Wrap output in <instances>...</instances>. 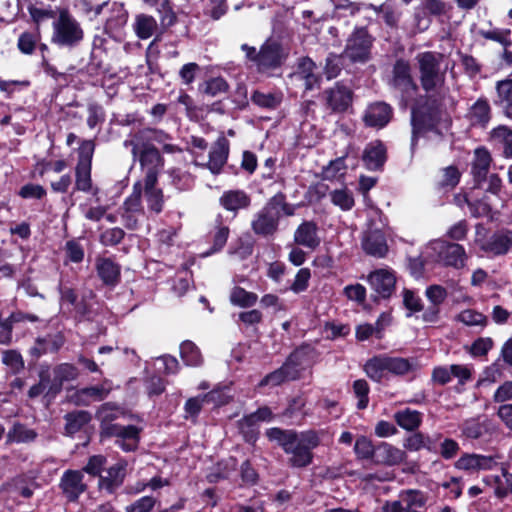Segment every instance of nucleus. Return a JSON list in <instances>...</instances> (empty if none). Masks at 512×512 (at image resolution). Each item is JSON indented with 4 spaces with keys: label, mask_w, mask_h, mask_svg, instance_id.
<instances>
[{
    "label": "nucleus",
    "mask_w": 512,
    "mask_h": 512,
    "mask_svg": "<svg viewBox=\"0 0 512 512\" xmlns=\"http://www.w3.org/2000/svg\"><path fill=\"white\" fill-rule=\"evenodd\" d=\"M461 172L455 165H450L442 169V179L439 182L440 188L452 190L460 182Z\"/></svg>",
    "instance_id": "680f3d73"
},
{
    "label": "nucleus",
    "mask_w": 512,
    "mask_h": 512,
    "mask_svg": "<svg viewBox=\"0 0 512 512\" xmlns=\"http://www.w3.org/2000/svg\"><path fill=\"white\" fill-rule=\"evenodd\" d=\"M76 191L91 194L99 202L100 188L93 184L92 164L86 161L77 162L75 166V184L73 193Z\"/></svg>",
    "instance_id": "412c9836"
},
{
    "label": "nucleus",
    "mask_w": 512,
    "mask_h": 512,
    "mask_svg": "<svg viewBox=\"0 0 512 512\" xmlns=\"http://www.w3.org/2000/svg\"><path fill=\"white\" fill-rule=\"evenodd\" d=\"M416 60L419 69V80L421 88L425 93L435 92L441 88L446 79V72L441 71V55L432 51H425L417 54Z\"/></svg>",
    "instance_id": "0eeeda50"
},
{
    "label": "nucleus",
    "mask_w": 512,
    "mask_h": 512,
    "mask_svg": "<svg viewBox=\"0 0 512 512\" xmlns=\"http://www.w3.org/2000/svg\"><path fill=\"white\" fill-rule=\"evenodd\" d=\"M171 185L179 191H188L194 185L193 176L180 168H172L168 171Z\"/></svg>",
    "instance_id": "8fccbe9b"
},
{
    "label": "nucleus",
    "mask_w": 512,
    "mask_h": 512,
    "mask_svg": "<svg viewBox=\"0 0 512 512\" xmlns=\"http://www.w3.org/2000/svg\"><path fill=\"white\" fill-rule=\"evenodd\" d=\"M198 90L204 95L215 97L217 95L227 93L229 90V84L226 79L221 76L211 77L201 83Z\"/></svg>",
    "instance_id": "37998d69"
},
{
    "label": "nucleus",
    "mask_w": 512,
    "mask_h": 512,
    "mask_svg": "<svg viewBox=\"0 0 512 512\" xmlns=\"http://www.w3.org/2000/svg\"><path fill=\"white\" fill-rule=\"evenodd\" d=\"M407 455L406 452L385 441L378 442L375 448L373 463L376 465L396 466L401 464Z\"/></svg>",
    "instance_id": "4be33fe9"
},
{
    "label": "nucleus",
    "mask_w": 512,
    "mask_h": 512,
    "mask_svg": "<svg viewBox=\"0 0 512 512\" xmlns=\"http://www.w3.org/2000/svg\"><path fill=\"white\" fill-rule=\"evenodd\" d=\"M488 432V424L486 422H479L475 419L465 421L462 427L463 435L469 439H479Z\"/></svg>",
    "instance_id": "6e6d98bb"
},
{
    "label": "nucleus",
    "mask_w": 512,
    "mask_h": 512,
    "mask_svg": "<svg viewBox=\"0 0 512 512\" xmlns=\"http://www.w3.org/2000/svg\"><path fill=\"white\" fill-rule=\"evenodd\" d=\"M54 377L48 390L46 397L55 398L63 389L64 382L74 381L79 375V369L72 363H60L53 368Z\"/></svg>",
    "instance_id": "aec40b11"
},
{
    "label": "nucleus",
    "mask_w": 512,
    "mask_h": 512,
    "mask_svg": "<svg viewBox=\"0 0 512 512\" xmlns=\"http://www.w3.org/2000/svg\"><path fill=\"white\" fill-rule=\"evenodd\" d=\"M219 203L225 210L237 213L250 207L251 197L241 189L227 190L220 196Z\"/></svg>",
    "instance_id": "c85d7f7f"
},
{
    "label": "nucleus",
    "mask_w": 512,
    "mask_h": 512,
    "mask_svg": "<svg viewBox=\"0 0 512 512\" xmlns=\"http://www.w3.org/2000/svg\"><path fill=\"white\" fill-rule=\"evenodd\" d=\"M251 101L260 108L273 110L281 104L282 95L277 93H263L259 90H255L251 95Z\"/></svg>",
    "instance_id": "09e8293b"
},
{
    "label": "nucleus",
    "mask_w": 512,
    "mask_h": 512,
    "mask_svg": "<svg viewBox=\"0 0 512 512\" xmlns=\"http://www.w3.org/2000/svg\"><path fill=\"white\" fill-rule=\"evenodd\" d=\"M316 352L315 347L307 342H303L286 357L297 368H305L304 364L309 362Z\"/></svg>",
    "instance_id": "79ce46f5"
},
{
    "label": "nucleus",
    "mask_w": 512,
    "mask_h": 512,
    "mask_svg": "<svg viewBox=\"0 0 512 512\" xmlns=\"http://www.w3.org/2000/svg\"><path fill=\"white\" fill-rule=\"evenodd\" d=\"M158 179L154 174L144 177L142 185L146 198L148 209L155 214H160L164 209V193L161 188H157Z\"/></svg>",
    "instance_id": "bb28decb"
},
{
    "label": "nucleus",
    "mask_w": 512,
    "mask_h": 512,
    "mask_svg": "<svg viewBox=\"0 0 512 512\" xmlns=\"http://www.w3.org/2000/svg\"><path fill=\"white\" fill-rule=\"evenodd\" d=\"M279 222V216H274L262 208L255 214L251 229L259 237L270 238L278 231Z\"/></svg>",
    "instance_id": "5701e85b"
},
{
    "label": "nucleus",
    "mask_w": 512,
    "mask_h": 512,
    "mask_svg": "<svg viewBox=\"0 0 512 512\" xmlns=\"http://www.w3.org/2000/svg\"><path fill=\"white\" fill-rule=\"evenodd\" d=\"M363 370L369 379L381 383L388 374L405 376L413 370V365L407 358L379 354L369 358L365 362Z\"/></svg>",
    "instance_id": "39448f33"
},
{
    "label": "nucleus",
    "mask_w": 512,
    "mask_h": 512,
    "mask_svg": "<svg viewBox=\"0 0 512 512\" xmlns=\"http://www.w3.org/2000/svg\"><path fill=\"white\" fill-rule=\"evenodd\" d=\"M109 6V16L104 25V31L113 33L123 28L128 20V12L123 3L113 2Z\"/></svg>",
    "instance_id": "473e14b6"
},
{
    "label": "nucleus",
    "mask_w": 512,
    "mask_h": 512,
    "mask_svg": "<svg viewBox=\"0 0 512 512\" xmlns=\"http://www.w3.org/2000/svg\"><path fill=\"white\" fill-rule=\"evenodd\" d=\"M423 414L417 410L405 408L394 414V420L398 426L406 431H416L422 424Z\"/></svg>",
    "instance_id": "e433bc0d"
},
{
    "label": "nucleus",
    "mask_w": 512,
    "mask_h": 512,
    "mask_svg": "<svg viewBox=\"0 0 512 512\" xmlns=\"http://www.w3.org/2000/svg\"><path fill=\"white\" fill-rule=\"evenodd\" d=\"M294 242L299 246L315 250L319 247L321 239L318 236V226L313 220H304L294 232Z\"/></svg>",
    "instance_id": "a878e982"
},
{
    "label": "nucleus",
    "mask_w": 512,
    "mask_h": 512,
    "mask_svg": "<svg viewBox=\"0 0 512 512\" xmlns=\"http://www.w3.org/2000/svg\"><path fill=\"white\" fill-rule=\"evenodd\" d=\"M135 34L140 39L150 38L157 28V22L153 16L147 14H138L133 24Z\"/></svg>",
    "instance_id": "a19ab883"
},
{
    "label": "nucleus",
    "mask_w": 512,
    "mask_h": 512,
    "mask_svg": "<svg viewBox=\"0 0 512 512\" xmlns=\"http://www.w3.org/2000/svg\"><path fill=\"white\" fill-rule=\"evenodd\" d=\"M374 41L366 26H356L346 39L342 56L351 64H365L372 58Z\"/></svg>",
    "instance_id": "1a4fd4ad"
},
{
    "label": "nucleus",
    "mask_w": 512,
    "mask_h": 512,
    "mask_svg": "<svg viewBox=\"0 0 512 512\" xmlns=\"http://www.w3.org/2000/svg\"><path fill=\"white\" fill-rule=\"evenodd\" d=\"M330 196L331 202L343 211L351 210L355 204L352 194L347 189H336L330 193Z\"/></svg>",
    "instance_id": "774afa93"
},
{
    "label": "nucleus",
    "mask_w": 512,
    "mask_h": 512,
    "mask_svg": "<svg viewBox=\"0 0 512 512\" xmlns=\"http://www.w3.org/2000/svg\"><path fill=\"white\" fill-rule=\"evenodd\" d=\"M258 301V295L247 291L241 286H235L230 293V302L241 308L253 307Z\"/></svg>",
    "instance_id": "c03bdc74"
},
{
    "label": "nucleus",
    "mask_w": 512,
    "mask_h": 512,
    "mask_svg": "<svg viewBox=\"0 0 512 512\" xmlns=\"http://www.w3.org/2000/svg\"><path fill=\"white\" fill-rule=\"evenodd\" d=\"M457 320L467 326L485 327L488 324V318L486 315L472 309L462 311L457 316Z\"/></svg>",
    "instance_id": "338daca9"
},
{
    "label": "nucleus",
    "mask_w": 512,
    "mask_h": 512,
    "mask_svg": "<svg viewBox=\"0 0 512 512\" xmlns=\"http://www.w3.org/2000/svg\"><path fill=\"white\" fill-rule=\"evenodd\" d=\"M496 92L494 104L502 109L507 118L512 119V78L497 81Z\"/></svg>",
    "instance_id": "2f4dec72"
},
{
    "label": "nucleus",
    "mask_w": 512,
    "mask_h": 512,
    "mask_svg": "<svg viewBox=\"0 0 512 512\" xmlns=\"http://www.w3.org/2000/svg\"><path fill=\"white\" fill-rule=\"evenodd\" d=\"M492 158L485 147H479L475 150V157L471 165V174L476 187H481L487 180Z\"/></svg>",
    "instance_id": "cd10ccee"
},
{
    "label": "nucleus",
    "mask_w": 512,
    "mask_h": 512,
    "mask_svg": "<svg viewBox=\"0 0 512 512\" xmlns=\"http://www.w3.org/2000/svg\"><path fill=\"white\" fill-rule=\"evenodd\" d=\"M66 338L62 332H57L54 335H47L45 337H37L34 345L28 350L31 357L29 365H35L40 357L48 353H58L64 346Z\"/></svg>",
    "instance_id": "dca6fc26"
},
{
    "label": "nucleus",
    "mask_w": 512,
    "mask_h": 512,
    "mask_svg": "<svg viewBox=\"0 0 512 512\" xmlns=\"http://www.w3.org/2000/svg\"><path fill=\"white\" fill-rule=\"evenodd\" d=\"M388 85L397 91L401 99L407 101L419 91V86L412 76V67L409 60L400 57L392 65L391 77Z\"/></svg>",
    "instance_id": "9d476101"
},
{
    "label": "nucleus",
    "mask_w": 512,
    "mask_h": 512,
    "mask_svg": "<svg viewBox=\"0 0 512 512\" xmlns=\"http://www.w3.org/2000/svg\"><path fill=\"white\" fill-rule=\"evenodd\" d=\"M263 209L274 216H279V219H281L282 215L293 216L295 213L294 206L287 202V196L282 191H279L273 195L266 202Z\"/></svg>",
    "instance_id": "72a5a7b5"
},
{
    "label": "nucleus",
    "mask_w": 512,
    "mask_h": 512,
    "mask_svg": "<svg viewBox=\"0 0 512 512\" xmlns=\"http://www.w3.org/2000/svg\"><path fill=\"white\" fill-rule=\"evenodd\" d=\"M51 43L61 49H74L84 39V30L69 10L61 9L52 24Z\"/></svg>",
    "instance_id": "423d86ee"
},
{
    "label": "nucleus",
    "mask_w": 512,
    "mask_h": 512,
    "mask_svg": "<svg viewBox=\"0 0 512 512\" xmlns=\"http://www.w3.org/2000/svg\"><path fill=\"white\" fill-rule=\"evenodd\" d=\"M347 60L342 53H329L325 59L324 74L328 80L336 78L343 68V61Z\"/></svg>",
    "instance_id": "864d4df0"
},
{
    "label": "nucleus",
    "mask_w": 512,
    "mask_h": 512,
    "mask_svg": "<svg viewBox=\"0 0 512 512\" xmlns=\"http://www.w3.org/2000/svg\"><path fill=\"white\" fill-rule=\"evenodd\" d=\"M128 462L120 459L107 469L106 476H100L98 479L99 490H104L107 494H114L123 484L127 475Z\"/></svg>",
    "instance_id": "a211bd4d"
},
{
    "label": "nucleus",
    "mask_w": 512,
    "mask_h": 512,
    "mask_svg": "<svg viewBox=\"0 0 512 512\" xmlns=\"http://www.w3.org/2000/svg\"><path fill=\"white\" fill-rule=\"evenodd\" d=\"M407 512H422L419 509L425 508L428 495L418 489H407L402 492V500H400Z\"/></svg>",
    "instance_id": "58836bf2"
},
{
    "label": "nucleus",
    "mask_w": 512,
    "mask_h": 512,
    "mask_svg": "<svg viewBox=\"0 0 512 512\" xmlns=\"http://www.w3.org/2000/svg\"><path fill=\"white\" fill-rule=\"evenodd\" d=\"M180 356L188 366H199L203 359L200 349L190 340H185L180 345Z\"/></svg>",
    "instance_id": "de8ad7c7"
},
{
    "label": "nucleus",
    "mask_w": 512,
    "mask_h": 512,
    "mask_svg": "<svg viewBox=\"0 0 512 512\" xmlns=\"http://www.w3.org/2000/svg\"><path fill=\"white\" fill-rule=\"evenodd\" d=\"M65 434L73 436L83 429L92 419L90 412L86 410H75L65 414Z\"/></svg>",
    "instance_id": "f704fd0d"
},
{
    "label": "nucleus",
    "mask_w": 512,
    "mask_h": 512,
    "mask_svg": "<svg viewBox=\"0 0 512 512\" xmlns=\"http://www.w3.org/2000/svg\"><path fill=\"white\" fill-rule=\"evenodd\" d=\"M217 225L214 230L210 233L212 246L205 253L206 255H212L220 252L227 243L230 229L228 226L223 225L222 216L219 215L216 219Z\"/></svg>",
    "instance_id": "ea45409f"
},
{
    "label": "nucleus",
    "mask_w": 512,
    "mask_h": 512,
    "mask_svg": "<svg viewBox=\"0 0 512 512\" xmlns=\"http://www.w3.org/2000/svg\"><path fill=\"white\" fill-rule=\"evenodd\" d=\"M316 63L309 57L304 56L299 58L297 63V74L304 80V86L306 90H313L315 87H319L322 77L317 72Z\"/></svg>",
    "instance_id": "c756f323"
},
{
    "label": "nucleus",
    "mask_w": 512,
    "mask_h": 512,
    "mask_svg": "<svg viewBox=\"0 0 512 512\" xmlns=\"http://www.w3.org/2000/svg\"><path fill=\"white\" fill-rule=\"evenodd\" d=\"M376 444L366 436H359L354 444V452L359 460H371L375 455Z\"/></svg>",
    "instance_id": "603ef678"
},
{
    "label": "nucleus",
    "mask_w": 512,
    "mask_h": 512,
    "mask_svg": "<svg viewBox=\"0 0 512 512\" xmlns=\"http://www.w3.org/2000/svg\"><path fill=\"white\" fill-rule=\"evenodd\" d=\"M470 120L473 125L485 128L491 119V107L488 100L480 97L469 110Z\"/></svg>",
    "instance_id": "4c0bfd02"
},
{
    "label": "nucleus",
    "mask_w": 512,
    "mask_h": 512,
    "mask_svg": "<svg viewBox=\"0 0 512 512\" xmlns=\"http://www.w3.org/2000/svg\"><path fill=\"white\" fill-rule=\"evenodd\" d=\"M361 161L366 170L383 172L388 161V148L381 139L368 142L362 152Z\"/></svg>",
    "instance_id": "4468645a"
},
{
    "label": "nucleus",
    "mask_w": 512,
    "mask_h": 512,
    "mask_svg": "<svg viewBox=\"0 0 512 512\" xmlns=\"http://www.w3.org/2000/svg\"><path fill=\"white\" fill-rule=\"evenodd\" d=\"M480 35L484 39L497 42L503 47H510L512 45L510 29L494 28L491 30H481Z\"/></svg>",
    "instance_id": "bf43d9fd"
},
{
    "label": "nucleus",
    "mask_w": 512,
    "mask_h": 512,
    "mask_svg": "<svg viewBox=\"0 0 512 512\" xmlns=\"http://www.w3.org/2000/svg\"><path fill=\"white\" fill-rule=\"evenodd\" d=\"M142 181H136L132 187V193L124 200L119 210H128V212L144 213L142 206Z\"/></svg>",
    "instance_id": "a18cd8bd"
},
{
    "label": "nucleus",
    "mask_w": 512,
    "mask_h": 512,
    "mask_svg": "<svg viewBox=\"0 0 512 512\" xmlns=\"http://www.w3.org/2000/svg\"><path fill=\"white\" fill-rule=\"evenodd\" d=\"M363 251L375 258H384L388 253V245L384 233L379 229L366 232L362 238Z\"/></svg>",
    "instance_id": "393cba45"
},
{
    "label": "nucleus",
    "mask_w": 512,
    "mask_h": 512,
    "mask_svg": "<svg viewBox=\"0 0 512 512\" xmlns=\"http://www.w3.org/2000/svg\"><path fill=\"white\" fill-rule=\"evenodd\" d=\"M439 256L445 266L461 268L464 266L466 253L462 245L454 242L445 243L439 252Z\"/></svg>",
    "instance_id": "7c9ffc66"
},
{
    "label": "nucleus",
    "mask_w": 512,
    "mask_h": 512,
    "mask_svg": "<svg viewBox=\"0 0 512 512\" xmlns=\"http://www.w3.org/2000/svg\"><path fill=\"white\" fill-rule=\"evenodd\" d=\"M393 108L384 101H376L367 106L362 120L366 127L382 129L386 127L393 118Z\"/></svg>",
    "instance_id": "2eb2a0df"
},
{
    "label": "nucleus",
    "mask_w": 512,
    "mask_h": 512,
    "mask_svg": "<svg viewBox=\"0 0 512 512\" xmlns=\"http://www.w3.org/2000/svg\"><path fill=\"white\" fill-rule=\"evenodd\" d=\"M490 134L492 139L503 144L505 157L512 158V130L505 125H499Z\"/></svg>",
    "instance_id": "3c124183"
},
{
    "label": "nucleus",
    "mask_w": 512,
    "mask_h": 512,
    "mask_svg": "<svg viewBox=\"0 0 512 512\" xmlns=\"http://www.w3.org/2000/svg\"><path fill=\"white\" fill-rule=\"evenodd\" d=\"M160 16V23L163 28H169L176 24L177 15L173 9V4L170 0H162L157 8Z\"/></svg>",
    "instance_id": "69168bd1"
},
{
    "label": "nucleus",
    "mask_w": 512,
    "mask_h": 512,
    "mask_svg": "<svg viewBox=\"0 0 512 512\" xmlns=\"http://www.w3.org/2000/svg\"><path fill=\"white\" fill-rule=\"evenodd\" d=\"M230 152L229 140L221 135L217 138L209 152V160L206 164L211 173L219 174L227 162Z\"/></svg>",
    "instance_id": "b1692460"
},
{
    "label": "nucleus",
    "mask_w": 512,
    "mask_h": 512,
    "mask_svg": "<svg viewBox=\"0 0 512 512\" xmlns=\"http://www.w3.org/2000/svg\"><path fill=\"white\" fill-rule=\"evenodd\" d=\"M367 282L375 293L372 295L374 302L389 299L396 290V276L391 269L380 268L370 272Z\"/></svg>",
    "instance_id": "ddd939ff"
},
{
    "label": "nucleus",
    "mask_w": 512,
    "mask_h": 512,
    "mask_svg": "<svg viewBox=\"0 0 512 512\" xmlns=\"http://www.w3.org/2000/svg\"><path fill=\"white\" fill-rule=\"evenodd\" d=\"M80 470H66L60 478L59 488L68 502H77L80 495L87 490Z\"/></svg>",
    "instance_id": "f3484780"
},
{
    "label": "nucleus",
    "mask_w": 512,
    "mask_h": 512,
    "mask_svg": "<svg viewBox=\"0 0 512 512\" xmlns=\"http://www.w3.org/2000/svg\"><path fill=\"white\" fill-rule=\"evenodd\" d=\"M444 111V95L441 93H426V96L419 105L411 110V140L410 149L414 154L420 138L433 133L439 138L444 134L439 125L442 121Z\"/></svg>",
    "instance_id": "7ed1b4c3"
},
{
    "label": "nucleus",
    "mask_w": 512,
    "mask_h": 512,
    "mask_svg": "<svg viewBox=\"0 0 512 512\" xmlns=\"http://www.w3.org/2000/svg\"><path fill=\"white\" fill-rule=\"evenodd\" d=\"M325 107L331 113L342 114L352 106L354 92L343 81H337L322 93Z\"/></svg>",
    "instance_id": "f8f14e48"
},
{
    "label": "nucleus",
    "mask_w": 512,
    "mask_h": 512,
    "mask_svg": "<svg viewBox=\"0 0 512 512\" xmlns=\"http://www.w3.org/2000/svg\"><path fill=\"white\" fill-rule=\"evenodd\" d=\"M97 276L106 287L114 288L121 282V265L112 257H97L95 261Z\"/></svg>",
    "instance_id": "6ab92c4d"
},
{
    "label": "nucleus",
    "mask_w": 512,
    "mask_h": 512,
    "mask_svg": "<svg viewBox=\"0 0 512 512\" xmlns=\"http://www.w3.org/2000/svg\"><path fill=\"white\" fill-rule=\"evenodd\" d=\"M38 437V433L28 428L21 422H15L6 434V444L12 443H32Z\"/></svg>",
    "instance_id": "c9c22d12"
},
{
    "label": "nucleus",
    "mask_w": 512,
    "mask_h": 512,
    "mask_svg": "<svg viewBox=\"0 0 512 512\" xmlns=\"http://www.w3.org/2000/svg\"><path fill=\"white\" fill-rule=\"evenodd\" d=\"M171 139V135L164 130L143 127L131 131L123 145L126 148H131L133 160L138 161L141 168L145 170L144 177L154 174L155 179H158L164 168L165 159L156 143H163Z\"/></svg>",
    "instance_id": "f257e3e1"
},
{
    "label": "nucleus",
    "mask_w": 512,
    "mask_h": 512,
    "mask_svg": "<svg viewBox=\"0 0 512 512\" xmlns=\"http://www.w3.org/2000/svg\"><path fill=\"white\" fill-rule=\"evenodd\" d=\"M253 415H244L237 423L240 434L248 444H254L259 438V430Z\"/></svg>",
    "instance_id": "49530a36"
},
{
    "label": "nucleus",
    "mask_w": 512,
    "mask_h": 512,
    "mask_svg": "<svg viewBox=\"0 0 512 512\" xmlns=\"http://www.w3.org/2000/svg\"><path fill=\"white\" fill-rule=\"evenodd\" d=\"M87 126L94 129L98 125H102L106 119V113L103 106L97 102H90L87 105Z\"/></svg>",
    "instance_id": "0e129e2a"
},
{
    "label": "nucleus",
    "mask_w": 512,
    "mask_h": 512,
    "mask_svg": "<svg viewBox=\"0 0 512 512\" xmlns=\"http://www.w3.org/2000/svg\"><path fill=\"white\" fill-rule=\"evenodd\" d=\"M480 230H485L482 224L476 226L475 243L486 256H504L512 249V230L501 228L488 237H480Z\"/></svg>",
    "instance_id": "9b49d317"
},
{
    "label": "nucleus",
    "mask_w": 512,
    "mask_h": 512,
    "mask_svg": "<svg viewBox=\"0 0 512 512\" xmlns=\"http://www.w3.org/2000/svg\"><path fill=\"white\" fill-rule=\"evenodd\" d=\"M241 50L245 53L246 60L253 63L260 74H270L280 69L287 58L282 43L272 37L266 39L258 51L247 43L241 45Z\"/></svg>",
    "instance_id": "20e7f679"
},
{
    "label": "nucleus",
    "mask_w": 512,
    "mask_h": 512,
    "mask_svg": "<svg viewBox=\"0 0 512 512\" xmlns=\"http://www.w3.org/2000/svg\"><path fill=\"white\" fill-rule=\"evenodd\" d=\"M108 5V1L94 4L91 0H78L75 7L89 20H94L102 13L105 7H108Z\"/></svg>",
    "instance_id": "5fc2aeb1"
},
{
    "label": "nucleus",
    "mask_w": 512,
    "mask_h": 512,
    "mask_svg": "<svg viewBox=\"0 0 512 512\" xmlns=\"http://www.w3.org/2000/svg\"><path fill=\"white\" fill-rule=\"evenodd\" d=\"M107 464V457L102 454L92 455L88 458L86 465L82 468V473L85 472L92 477L102 476V472Z\"/></svg>",
    "instance_id": "13d9d810"
},
{
    "label": "nucleus",
    "mask_w": 512,
    "mask_h": 512,
    "mask_svg": "<svg viewBox=\"0 0 512 512\" xmlns=\"http://www.w3.org/2000/svg\"><path fill=\"white\" fill-rule=\"evenodd\" d=\"M346 168L345 157H337L336 159L331 160L327 166L323 167L321 178L323 180L333 181L340 173L343 175Z\"/></svg>",
    "instance_id": "052dcab7"
},
{
    "label": "nucleus",
    "mask_w": 512,
    "mask_h": 512,
    "mask_svg": "<svg viewBox=\"0 0 512 512\" xmlns=\"http://www.w3.org/2000/svg\"><path fill=\"white\" fill-rule=\"evenodd\" d=\"M2 363L8 366L13 374H19L25 368L21 353L14 349L3 352Z\"/></svg>",
    "instance_id": "e2e57ef3"
},
{
    "label": "nucleus",
    "mask_w": 512,
    "mask_h": 512,
    "mask_svg": "<svg viewBox=\"0 0 512 512\" xmlns=\"http://www.w3.org/2000/svg\"><path fill=\"white\" fill-rule=\"evenodd\" d=\"M142 429L136 425H121L117 422L99 425V441L101 443L115 439V444L124 452H134L138 449Z\"/></svg>",
    "instance_id": "6e6552de"
},
{
    "label": "nucleus",
    "mask_w": 512,
    "mask_h": 512,
    "mask_svg": "<svg viewBox=\"0 0 512 512\" xmlns=\"http://www.w3.org/2000/svg\"><path fill=\"white\" fill-rule=\"evenodd\" d=\"M353 393L355 397L358 399L357 401V409L364 410L368 407L369 404V393L370 386L365 379H357L353 382L352 385Z\"/></svg>",
    "instance_id": "4d7b16f0"
},
{
    "label": "nucleus",
    "mask_w": 512,
    "mask_h": 512,
    "mask_svg": "<svg viewBox=\"0 0 512 512\" xmlns=\"http://www.w3.org/2000/svg\"><path fill=\"white\" fill-rule=\"evenodd\" d=\"M321 432L309 429L298 432L293 429L272 427L266 430L269 441H275L285 452L290 455L288 465L292 468H306L313 463L314 453L321 444Z\"/></svg>",
    "instance_id": "f03ea898"
}]
</instances>
